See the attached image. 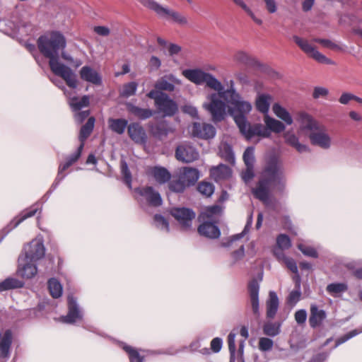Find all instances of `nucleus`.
I'll use <instances>...</instances> for the list:
<instances>
[{
	"mask_svg": "<svg viewBox=\"0 0 362 362\" xmlns=\"http://www.w3.org/2000/svg\"><path fill=\"white\" fill-rule=\"evenodd\" d=\"M37 45L40 54L49 59L51 71L55 76L52 82L66 95L68 85V53L66 41L59 32H51L40 36Z\"/></svg>",
	"mask_w": 362,
	"mask_h": 362,
	"instance_id": "f257e3e1",
	"label": "nucleus"
},
{
	"mask_svg": "<svg viewBox=\"0 0 362 362\" xmlns=\"http://www.w3.org/2000/svg\"><path fill=\"white\" fill-rule=\"evenodd\" d=\"M228 88V112L234 118L240 132L247 139L254 136L268 138L269 132L261 124L250 125L245 117L252 110V104L245 100L234 88L233 81H230Z\"/></svg>",
	"mask_w": 362,
	"mask_h": 362,
	"instance_id": "f03ea898",
	"label": "nucleus"
},
{
	"mask_svg": "<svg viewBox=\"0 0 362 362\" xmlns=\"http://www.w3.org/2000/svg\"><path fill=\"white\" fill-rule=\"evenodd\" d=\"M285 186L286 177L282 163L278 158H272L267 162L259 184L252 192L257 199L269 206L270 188L273 187L277 191L282 192Z\"/></svg>",
	"mask_w": 362,
	"mask_h": 362,
	"instance_id": "7ed1b4c3",
	"label": "nucleus"
},
{
	"mask_svg": "<svg viewBox=\"0 0 362 362\" xmlns=\"http://www.w3.org/2000/svg\"><path fill=\"white\" fill-rule=\"evenodd\" d=\"M216 93H209L204 102L203 108L209 112L214 122L223 120L228 112V89L224 90L222 85L221 89L214 90Z\"/></svg>",
	"mask_w": 362,
	"mask_h": 362,
	"instance_id": "20e7f679",
	"label": "nucleus"
},
{
	"mask_svg": "<svg viewBox=\"0 0 362 362\" xmlns=\"http://www.w3.org/2000/svg\"><path fill=\"white\" fill-rule=\"evenodd\" d=\"M182 74L187 80L196 85L206 83V86L213 89H221L222 83L212 74L204 71L201 69H188L182 71Z\"/></svg>",
	"mask_w": 362,
	"mask_h": 362,
	"instance_id": "39448f33",
	"label": "nucleus"
},
{
	"mask_svg": "<svg viewBox=\"0 0 362 362\" xmlns=\"http://www.w3.org/2000/svg\"><path fill=\"white\" fill-rule=\"evenodd\" d=\"M69 91V106L74 112L75 121L81 124L90 115V110L83 108L88 107L90 105V96L84 95L82 96H71Z\"/></svg>",
	"mask_w": 362,
	"mask_h": 362,
	"instance_id": "423d86ee",
	"label": "nucleus"
},
{
	"mask_svg": "<svg viewBox=\"0 0 362 362\" xmlns=\"http://www.w3.org/2000/svg\"><path fill=\"white\" fill-rule=\"evenodd\" d=\"M23 250L24 256H23V258L25 260L36 262L41 259L45 255L43 238L41 235L37 236L24 247Z\"/></svg>",
	"mask_w": 362,
	"mask_h": 362,
	"instance_id": "0eeeda50",
	"label": "nucleus"
},
{
	"mask_svg": "<svg viewBox=\"0 0 362 362\" xmlns=\"http://www.w3.org/2000/svg\"><path fill=\"white\" fill-rule=\"evenodd\" d=\"M95 119L94 117H89L86 123L83 124L80 129L78 139L80 141V144L77 147L76 151L69 156V165L76 162L81 155V152L84 147V144L86 140L90 136L91 134L94 126H95Z\"/></svg>",
	"mask_w": 362,
	"mask_h": 362,
	"instance_id": "6e6552de",
	"label": "nucleus"
},
{
	"mask_svg": "<svg viewBox=\"0 0 362 362\" xmlns=\"http://www.w3.org/2000/svg\"><path fill=\"white\" fill-rule=\"evenodd\" d=\"M136 197L140 203H146L152 206H159L162 204V198L158 192L152 187H139L134 189Z\"/></svg>",
	"mask_w": 362,
	"mask_h": 362,
	"instance_id": "1a4fd4ad",
	"label": "nucleus"
},
{
	"mask_svg": "<svg viewBox=\"0 0 362 362\" xmlns=\"http://www.w3.org/2000/svg\"><path fill=\"white\" fill-rule=\"evenodd\" d=\"M309 138L313 145L323 149L329 148L333 143L327 129L322 125H319L313 132L310 133Z\"/></svg>",
	"mask_w": 362,
	"mask_h": 362,
	"instance_id": "9d476101",
	"label": "nucleus"
},
{
	"mask_svg": "<svg viewBox=\"0 0 362 362\" xmlns=\"http://www.w3.org/2000/svg\"><path fill=\"white\" fill-rule=\"evenodd\" d=\"M171 215L177 221L181 228L188 230L191 228L195 218V213L188 208H174L170 211Z\"/></svg>",
	"mask_w": 362,
	"mask_h": 362,
	"instance_id": "9b49d317",
	"label": "nucleus"
},
{
	"mask_svg": "<svg viewBox=\"0 0 362 362\" xmlns=\"http://www.w3.org/2000/svg\"><path fill=\"white\" fill-rule=\"evenodd\" d=\"M294 42L300 47V48L308 56L313 58L320 63L331 64V61L325 55L319 52L308 40L303 39L298 36H293Z\"/></svg>",
	"mask_w": 362,
	"mask_h": 362,
	"instance_id": "f8f14e48",
	"label": "nucleus"
},
{
	"mask_svg": "<svg viewBox=\"0 0 362 362\" xmlns=\"http://www.w3.org/2000/svg\"><path fill=\"white\" fill-rule=\"evenodd\" d=\"M39 207L36 205L33 206L30 209L22 211L19 215L14 217L11 222L1 230L4 233L3 238L9 233L13 229L18 227L25 219L35 216Z\"/></svg>",
	"mask_w": 362,
	"mask_h": 362,
	"instance_id": "ddd939ff",
	"label": "nucleus"
},
{
	"mask_svg": "<svg viewBox=\"0 0 362 362\" xmlns=\"http://www.w3.org/2000/svg\"><path fill=\"white\" fill-rule=\"evenodd\" d=\"M182 81L174 74H170L160 77L155 83V88L162 91L173 92L176 86H181Z\"/></svg>",
	"mask_w": 362,
	"mask_h": 362,
	"instance_id": "4468645a",
	"label": "nucleus"
},
{
	"mask_svg": "<svg viewBox=\"0 0 362 362\" xmlns=\"http://www.w3.org/2000/svg\"><path fill=\"white\" fill-rule=\"evenodd\" d=\"M198 151L192 146L182 144L177 147L175 151L176 158L182 163H191L198 159Z\"/></svg>",
	"mask_w": 362,
	"mask_h": 362,
	"instance_id": "2eb2a0df",
	"label": "nucleus"
},
{
	"mask_svg": "<svg viewBox=\"0 0 362 362\" xmlns=\"http://www.w3.org/2000/svg\"><path fill=\"white\" fill-rule=\"evenodd\" d=\"M158 16L181 26H186L189 24V21L185 15L168 7L163 6Z\"/></svg>",
	"mask_w": 362,
	"mask_h": 362,
	"instance_id": "dca6fc26",
	"label": "nucleus"
},
{
	"mask_svg": "<svg viewBox=\"0 0 362 362\" xmlns=\"http://www.w3.org/2000/svg\"><path fill=\"white\" fill-rule=\"evenodd\" d=\"M190 131L193 136L204 139L214 138L216 135L215 127L211 124L206 123L194 122Z\"/></svg>",
	"mask_w": 362,
	"mask_h": 362,
	"instance_id": "f3484780",
	"label": "nucleus"
},
{
	"mask_svg": "<svg viewBox=\"0 0 362 362\" xmlns=\"http://www.w3.org/2000/svg\"><path fill=\"white\" fill-rule=\"evenodd\" d=\"M296 120L299 125V130L313 132L320 124L308 113L300 111L296 115Z\"/></svg>",
	"mask_w": 362,
	"mask_h": 362,
	"instance_id": "a211bd4d",
	"label": "nucleus"
},
{
	"mask_svg": "<svg viewBox=\"0 0 362 362\" xmlns=\"http://www.w3.org/2000/svg\"><path fill=\"white\" fill-rule=\"evenodd\" d=\"M12 342L13 333L11 330L6 329L0 337V358L5 362L11 356Z\"/></svg>",
	"mask_w": 362,
	"mask_h": 362,
	"instance_id": "6ab92c4d",
	"label": "nucleus"
},
{
	"mask_svg": "<svg viewBox=\"0 0 362 362\" xmlns=\"http://www.w3.org/2000/svg\"><path fill=\"white\" fill-rule=\"evenodd\" d=\"M259 283L257 280L253 279L248 284V292L250 296V304L252 313L256 317H259Z\"/></svg>",
	"mask_w": 362,
	"mask_h": 362,
	"instance_id": "aec40b11",
	"label": "nucleus"
},
{
	"mask_svg": "<svg viewBox=\"0 0 362 362\" xmlns=\"http://www.w3.org/2000/svg\"><path fill=\"white\" fill-rule=\"evenodd\" d=\"M18 262V274L20 276L25 279H31L37 274V269L35 262L25 260L23 258V256H21Z\"/></svg>",
	"mask_w": 362,
	"mask_h": 362,
	"instance_id": "412c9836",
	"label": "nucleus"
},
{
	"mask_svg": "<svg viewBox=\"0 0 362 362\" xmlns=\"http://www.w3.org/2000/svg\"><path fill=\"white\" fill-rule=\"evenodd\" d=\"M162 97L161 100L156 105L158 110L163 113L164 116L170 117L174 115L178 110L177 103L167 94L162 95Z\"/></svg>",
	"mask_w": 362,
	"mask_h": 362,
	"instance_id": "4be33fe9",
	"label": "nucleus"
},
{
	"mask_svg": "<svg viewBox=\"0 0 362 362\" xmlns=\"http://www.w3.org/2000/svg\"><path fill=\"white\" fill-rule=\"evenodd\" d=\"M128 134L136 144L144 145L147 135L144 129L139 123H132L127 127Z\"/></svg>",
	"mask_w": 362,
	"mask_h": 362,
	"instance_id": "5701e85b",
	"label": "nucleus"
},
{
	"mask_svg": "<svg viewBox=\"0 0 362 362\" xmlns=\"http://www.w3.org/2000/svg\"><path fill=\"white\" fill-rule=\"evenodd\" d=\"M80 78L88 83L100 86L102 83L100 74L90 66H83L79 71Z\"/></svg>",
	"mask_w": 362,
	"mask_h": 362,
	"instance_id": "b1692460",
	"label": "nucleus"
},
{
	"mask_svg": "<svg viewBox=\"0 0 362 362\" xmlns=\"http://www.w3.org/2000/svg\"><path fill=\"white\" fill-rule=\"evenodd\" d=\"M283 138L286 145L295 148L299 153H304L309 151L308 146L300 142L298 136L293 130L284 132Z\"/></svg>",
	"mask_w": 362,
	"mask_h": 362,
	"instance_id": "393cba45",
	"label": "nucleus"
},
{
	"mask_svg": "<svg viewBox=\"0 0 362 362\" xmlns=\"http://www.w3.org/2000/svg\"><path fill=\"white\" fill-rule=\"evenodd\" d=\"M187 187L193 185L199 178V171L194 168L184 167L177 173Z\"/></svg>",
	"mask_w": 362,
	"mask_h": 362,
	"instance_id": "a878e982",
	"label": "nucleus"
},
{
	"mask_svg": "<svg viewBox=\"0 0 362 362\" xmlns=\"http://www.w3.org/2000/svg\"><path fill=\"white\" fill-rule=\"evenodd\" d=\"M198 228V232L201 235L208 238L216 239L221 235L220 230L216 223L211 221H205Z\"/></svg>",
	"mask_w": 362,
	"mask_h": 362,
	"instance_id": "bb28decb",
	"label": "nucleus"
},
{
	"mask_svg": "<svg viewBox=\"0 0 362 362\" xmlns=\"http://www.w3.org/2000/svg\"><path fill=\"white\" fill-rule=\"evenodd\" d=\"M83 321V310L76 299L69 296V324H81Z\"/></svg>",
	"mask_w": 362,
	"mask_h": 362,
	"instance_id": "cd10ccee",
	"label": "nucleus"
},
{
	"mask_svg": "<svg viewBox=\"0 0 362 362\" xmlns=\"http://www.w3.org/2000/svg\"><path fill=\"white\" fill-rule=\"evenodd\" d=\"M327 314L325 310H320L315 304L310 305V315L309 323L312 327L320 326L326 318Z\"/></svg>",
	"mask_w": 362,
	"mask_h": 362,
	"instance_id": "c85d7f7f",
	"label": "nucleus"
},
{
	"mask_svg": "<svg viewBox=\"0 0 362 362\" xmlns=\"http://www.w3.org/2000/svg\"><path fill=\"white\" fill-rule=\"evenodd\" d=\"M272 101V96L269 94H258L255 100V106L257 110L264 115H268Z\"/></svg>",
	"mask_w": 362,
	"mask_h": 362,
	"instance_id": "c756f323",
	"label": "nucleus"
},
{
	"mask_svg": "<svg viewBox=\"0 0 362 362\" xmlns=\"http://www.w3.org/2000/svg\"><path fill=\"white\" fill-rule=\"evenodd\" d=\"M210 175L215 181L218 182L230 177L231 170L228 166L220 164L210 169Z\"/></svg>",
	"mask_w": 362,
	"mask_h": 362,
	"instance_id": "7c9ffc66",
	"label": "nucleus"
},
{
	"mask_svg": "<svg viewBox=\"0 0 362 362\" xmlns=\"http://www.w3.org/2000/svg\"><path fill=\"white\" fill-rule=\"evenodd\" d=\"M264 122L266 124V127L264 126V127L269 132V136L268 137L270 136V131L274 133H280L284 132L286 128L284 124L282 122L271 117L268 115H264Z\"/></svg>",
	"mask_w": 362,
	"mask_h": 362,
	"instance_id": "2f4dec72",
	"label": "nucleus"
},
{
	"mask_svg": "<svg viewBox=\"0 0 362 362\" xmlns=\"http://www.w3.org/2000/svg\"><path fill=\"white\" fill-rule=\"evenodd\" d=\"M274 114L282 120L286 124L291 125L293 122V117L290 112L279 103H276L272 106Z\"/></svg>",
	"mask_w": 362,
	"mask_h": 362,
	"instance_id": "473e14b6",
	"label": "nucleus"
},
{
	"mask_svg": "<svg viewBox=\"0 0 362 362\" xmlns=\"http://www.w3.org/2000/svg\"><path fill=\"white\" fill-rule=\"evenodd\" d=\"M274 255L279 261H282L286 266L296 274L295 281L298 280V276L299 275L298 274V267L295 260L286 257L283 252L279 251L278 250L274 251Z\"/></svg>",
	"mask_w": 362,
	"mask_h": 362,
	"instance_id": "72a5a7b5",
	"label": "nucleus"
},
{
	"mask_svg": "<svg viewBox=\"0 0 362 362\" xmlns=\"http://www.w3.org/2000/svg\"><path fill=\"white\" fill-rule=\"evenodd\" d=\"M279 308V298L274 291H270L269 300L267 302V316L269 318H273Z\"/></svg>",
	"mask_w": 362,
	"mask_h": 362,
	"instance_id": "f704fd0d",
	"label": "nucleus"
},
{
	"mask_svg": "<svg viewBox=\"0 0 362 362\" xmlns=\"http://www.w3.org/2000/svg\"><path fill=\"white\" fill-rule=\"evenodd\" d=\"M107 123L110 129L117 134H122L128 127V121L125 119L110 118Z\"/></svg>",
	"mask_w": 362,
	"mask_h": 362,
	"instance_id": "c9c22d12",
	"label": "nucleus"
},
{
	"mask_svg": "<svg viewBox=\"0 0 362 362\" xmlns=\"http://www.w3.org/2000/svg\"><path fill=\"white\" fill-rule=\"evenodd\" d=\"M151 134L159 139L165 137L168 134L174 132V129L170 127L166 122H162L151 128Z\"/></svg>",
	"mask_w": 362,
	"mask_h": 362,
	"instance_id": "e433bc0d",
	"label": "nucleus"
},
{
	"mask_svg": "<svg viewBox=\"0 0 362 362\" xmlns=\"http://www.w3.org/2000/svg\"><path fill=\"white\" fill-rule=\"evenodd\" d=\"M151 173L155 180L159 184H164L167 182L171 177V175L168 170L162 167H155L152 168Z\"/></svg>",
	"mask_w": 362,
	"mask_h": 362,
	"instance_id": "4c0bfd02",
	"label": "nucleus"
},
{
	"mask_svg": "<svg viewBox=\"0 0 362 362\" xmlns=\"http://www.w3.org/2000/svg\"><path fill=\"white\" fill-rule=\"evenodd\" d=\"M233 60L238 64L252 65L255 63V59L248 53L243 50L235 52L233 56Z\"/></svg>",
	"mask_w": 362,
	"mask_h": 362,
	"instance_id": "58836bf2",
	"label": "nucleus"
},
{
	"mask_svg": "<svg viewBox=\"0 0 362 362\" xmlns=\"http://www.w3.org/2000/svg\"><path fill=\"white\" fill-rule=\"evenodd\" d=\"M347 290V286L343 283H333L327 285L326 291L333 297H339Z\"/></svg>",
	"mask_w": 362,
	"mask_h": 362,
	"instance_id": "ea45409f",
	"label": "nucleus"
},
{
	"mask_svg": "<svg viewBox=\"0 0 362 362\" xmlns=\"http://www.w3.org/2000/svg\"><path fill=\"white\" fill-rule=\"evenodd\" d=\"M300 276H298V280L296 281V289L290 292L287 298V303L289 305L294 306L300 300Z\"/></svg>",
	"mask_w": 362,
	"mask_h": 362,
	"instance_id": "a19ab883",
	"label": "nucleus"
},
{
	"mask_svg": "<svg viewBox=\"0 0 362 362\" xmlns=\"http://www.w3.org/2000/svg\"><path fill=\"white\" fill-rule=\"evenodd\" d=\"M220 156L230 163L234 161V154L230 145L226 142L221 143L219 146Z\"/></svg>",
	"mask_w": 362,
	"mask_h": 362,
	"instance_id": "79ce46f5",
	"label": "nucleus"
},
{
	"mask_svg": "<svg viewBox=\"0 0 362 362\" xmlns=\"http://www.w3.org/2000/svg\"><path fill=\"white\" fill-rule=\"evenodd\" d=\"M128 110L131 113L141 119L149 118L153 115V112L151 110L140 108L133 105H128Z\"/></svg>",
	"mask_w": 362,
	"mask_h": 362,
	"instance_id": "37998d69",
	"label": "nucleus"
},
{
	"mask_svg": "<svg viewBox=\"0 0 362 362\" xmlns=\"http://www.w3.org/2000/svg\"><path fill=\"white\" fill-rule=\"evenodd\" d=\"M168 187L170 191L177 193L184 192L186 187H187L181 178L179 177L177 174L173 177L172 180L170 181Z\"/></svg>",
	"mask_w": 362,
	"mask_h": 362,
	"instance_id": "c03bdc74",
	"label": "nucleus"
},
{
	"mask_svg": "<svg viewBox=\"0 0 362 362\" xmlns=\"http://www.w3.org/2000/svg\"><path fill=\"white\" fill-rule=\"evenodd\" d=\"M291 246V241L289 237L285 234H280L276 238V247L274 248V252L276 250L283 252L284 250H288Z\"/></svg>",
	"mask_w": 362,
	"mask_h": 362,
	"instance_id": "a18cd8bd",
	"label": "nucleus"
},
{
	"mask_svg": "<svg viewBox=\"0 0 362 362\" xmlns=\"http://www.w3.org/2000/svg\"><path fill=\"white\" fill-rule=\"evenodd\" d=\"M48 288L50 294L54 298L60 297L62 293V286L55 279H51L49 280Z\"/></svg>",
	"mask_w": 362,
	"mask_h": 362,
	"instance_id": "49530a36",
	"label": "nucleus"
},
{
	"mask_svg": "<svg viewBox=\"0 0 362 362\" xmlns=\"http://www.w3.org/2000/svg\"><path fill=\"white\" fill-rule=\"evenodd\" d=\"M264 334L270 337H275L280 332V324L268 322L263 327Z\"/></svg>",
	"mask_w": 362,
	"mask_h": 362,
	"instance_id": "de8ad7c7",
	"label": "nucleus"
},
{
	"mask_svg": "<svg viewBox=\"0 0 362 362\" xmlns=\"http://www.w3.org/2000/svg\"><path fill=\"white\" fill-rule=\"evenodd\" d=\"M252 221H253V219H252V214H250L249 215L248 218H247V223H246V225L245 226V228L243 230V232L239 233V234H237V235L233 236L231 238L230 240L228 243H223L222 244V245L224 246V247H228L230 245V243H232L233 241L239 240L241 238H243L247 233H248L250 228L252 226Z\"/></svg>",
	"mask_w": 362,
	"mask_h": 362,
	"instance_id": "09e8293b",
	"label": "nucleus"
},
{
	"mask_svg": "<svg viewBox=\"0 0 362 362\" xmlns=\"http://www.w3.org/2000/svg\"><path fill=\"white\" fill-rule=\"evenodd\" d=\"M122 349L128 354L130 362H143L144 357L138 351L130 346L124 344Z\"/></svg>",
	"mask_w": 362,
	"mask_h": 362,
	"instance_id": "8fccbe9b",
	"label": "nucleus"
},
{
	"mask_svg": "<svg viewBox=\"0 0 362 362\" xmlns=\"http://www.w3.org/2000/svg\"><path fill=\"white\" fill-rule=\"evenodd\" d=\"M22 285L23 284L20 281L12 278H8L0 283V291L14 288H19L21 287Z\"/></svg>",
	"mask_w": 362,
	"mask_h": 362,
	"instance_id": "3c124183",
	"label": "nucleus"
},
{
	"mask_svg": "<svg viewBox=\"0 0 362 362\" xmlns=\"http://www.w3.org/2000/svg\"><path fill=\"white\" fill-rule=\"evenodd\" d=\"M137 83L136 82H129L124 84L120 91V95L124 98H129L136 93L137 89Z\"/></svg>",
	"mask_w": 362,
	"mask_h": 362,
	"instance_id": "603ef678",
	"label": "nucleus"
},
{
	"mask_svg": "<svg viewBox=\"0 0 362 362\" xmlns=\"http://www.w3.org/2000/svg\"><path fill=\"white\" fill-rule=\"evenodd\" d=\"M221 211V208L219 206L215 205L208 207L201 214L200 218H202L203 220L210 219L211 221H212L214 215L218 214Z\"/></svg>",
	"mask_w": 362,
	"mask_h": 362,
	"instance_id": "864d4df0",
	"label": "nucleus"
},
{
	"mask_svg": "<svg viewBox=\"0 0 362 362\" xmlns=\"http://www.w3.org/2000/svg\"><path fill=\"white\" fill-rule=\"evenodd\" d=\"M243 160L246 167H253L255 163V148L247 147L243 153Z\"/></svg>",
	"mask_w": 362,
	"mask_h": 362,
	"instance_id": "5fc2aeb1",
	"label": "nucleus"
},
{
	"mask_svg": "<svg viewBox=\"0 0 362 362\" xmlns=\"http://www.w3.org/2000/svg\"><path fill=\"white\" fill-rule=\"evenodd\" d=\"M198 191L203 195L206 197H210L213 194L214 192V185L207 182H202L199 184L198 185Z\"/></svg>",
	"mask_w": 362,
	"mask_h": 362,
	"instance_id": "6e6d98bb",
	"label": "nucleus"
},
{
	"mask_svg": "<svg viewBox=\"0 0 362 362\" xmlns=\"http://www.w3.org/2000/svg\"><path fill=\"white\" fill-rule=\"evenodd\" d=\"M237 334V331L233 330L232 332H230V334L228 336V349L230 351L231 359L235 358V354L236 351L235 337Z\"/></svg>",
	"mask_w": 362,
	"mask_h": 362,
	"instance_id": "4d7b16f0",
	"label": "nucleus"
},
{
	"mask_svg": "<svg viewBox=\"0 0 362 362\" xmlns=\"http://www.w3.org/2000/svg\"><path fill=\"white\" fill-rule=\"evenodd\" d=\"M139 2L144 6L153 11L158 16L159 15L163 7L154 0H139Z\"/></svg>",
	"mask_w": 362,
	"mask_h": 362,
	"instance_id": "13d9d810",
	"label": "nucleus"
},
{
	"mask_svg": "<svg viewBox=\"0 0 362 362\" xmlns=\"http://www.w3.org/2000/svg\"><path fill=\"white\" fill-rule=\"evenodd\" d=\"M154 223L158 228L166 232L169 231V223L163 216L155 215Z\"/></svg>",
	"mask_w": 362,
	"mask_h": 362,
	"instance_id": "bf43d9fd",
	"label": "nucleus"
},
{
	"mask_svg": "<svg viewBox=\"0 0 362 362\" xmlns=\"http://www.w3.org/2000/svg\"><path fill=\"white\" fill-rule=\"evenodd\" d=\"M360 333H362V329H354V330L349 332L346 334H345L343 337H340V338L337 339L334 347L335 348L337 347L340 344L346 342L349 339H350L352 337L358 335Z\"/></svg>",
	"mask_w": 362,
	"mask_h": 362,
	"instance_id": "052dcab7",
	"label": "nucleus"
},
{
	"mask_svg": "<svg viewBox=\"0 0 362 362\" xmlns=\"http://www.w3.org/2000/svg\"><path fill=\"white\" fill-rule=\"evenodd\" d=\"M121 170L122 175L124 177V180L125 183L128 185L129 188L132 187V175L130 171L129 170L127 163L122 160L121 162Z\"/></svg>",
	"mask_w": 362,
	"mask_h": 362,
	"instance_id": "680f3d73",
	"label": "nucleus"
},
{
	"mask_svg": "<svg viewBox=\"0 0 362 362\" xmlns=\"http://www.w3.org/2000/svg\"><path fill=\"white\" fill-rule=\"evenodd\" d=\"M298 248L306 256L317 257V252L316 250L310 246L306 245L303 243H299L298 245Z\"/></svg>",
	"mask_w": 362,
	"mask_h": 362,
	"instance_id": "e2e57ef3",
	"label": "nucleus"
},
{
	"mask_svg": "<svg viewBox=\"0 0 362 362\" xmlns=\"http://www.w3.org/2000/svg\"><path fill=\"white\" fill-rule=\"evenodd\" d=\"M68 168V161H65L60 164L59 168L58 174L52 187L55 188L58 183L66 177L65 170Z\"/></svg>",
	"mask_w": 362,
	"mask_h": 362,
	"instance_id": "0e129e2a",
	"label": "nucleus"
},
{
	"mask_svg": "<svg viewBox=\"0 0 362 362\" xmlns=\"http://www.w3.org/2000/svg\"><path fill=\"white\" fill-rule=\"evenodd\" d=\"M274 342L267 337H262L259 341V349L262 351H267L272 349Z\"/></svg>",
	"mask_w": 362,
	"mask_h": 362,
	"instance_id": "69168bd1",
	"label": "nucleus"
},
{
	"mask_svg": "<svg viewBox=\"0 0 362 362\" xmlns=\"http://www.w3.org/2000/svg\"><path fill=\"white\" fill-rule=\"evenodd\" d=\"M161 66L160 59L156 57L152 56L148 62V67L151 71H158Z\"/></svg>",
	"mask_w": 362,
	"mask_h": 362,
	"instance_id": "338daca9",
	"label": "nucleus"
},
{
	"mask_svg": "<svg viewBox=\"0 0 362 362\" xmlns=\"http://www.w3.org/2000/svg\"><path fill=\"white\" fill-rule=\"evenodd\" d=\"M307 319V312L305 310L301 309L296 312L295 320L299 325L304 324Z\"/></svg>",
	"mask_w": 362,
	"mask_h": 362,
	"instance_id": "774afa93",
	"label": "nucleus"
}]
</instances>
